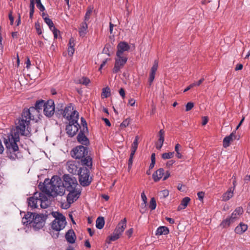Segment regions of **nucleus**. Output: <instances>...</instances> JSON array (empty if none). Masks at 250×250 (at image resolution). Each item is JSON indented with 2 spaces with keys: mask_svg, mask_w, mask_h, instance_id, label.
<instances>
[{
  "mask_svg": "<svg viewBox=\"0 0 250 250\" xmlns=\"http://www.w3.org/2000/svg\"><path fill=\"white\" fill-rule=\"evenodd\" d=\"M41 203V207L42 208H47L49 206V202L48 200L47 201H40Z\"/></svg>",
  "mask_w": 250,
  "mask_h": 250,
  "instance_id": "42",
  "label": "nucleus"
},
{
  "mask_svg": "<svg viewBox=\"0 0 250 250\" xmlns=\"http://www.w3.org/2000/svg\"><path fill=\"white\" fill-rule=\"evenodd\" d=\"M154 78H155V77H154V76L151 75L150 74L149 75V85H150L151 84V83L153 82Z\"/></svg>",
  "mask_w": 250,
  "mask_h": 250,
  "instance_id": "64",
  "label": "nucleus"
},
{
  "mask_svg": "<svg viewBox=\"0 0 250 250\" xmlns=\"http://www.w3.org/2000/svg\"><path fill=\"white\" fill-rule=\"evenodd\" d=\"M51 30L53 32L54 38L57 39L58 37V33H59L60 31L57 30L56 27H53Z\"/></svg>",
  "mask_w": 250,
  "mask_h": 250,
  "instance_id": "49",
  "label": "nucleus"
},
{
  "mask_svg": "<svg viewBox=\"0 0 250 250\" xmlns=\"http://www.w3.org/2000/svg\"><path fill=\"white\" fill-rule=\"evenodd\" d=\"M35 28L37 30V32L39 35H41L42 33V30L41 28V26L40 25V23L38 22H37L35 23Z\"/></svg>",
  "mask_w": 250,
  "mask_h": 250,
  "instance_id": "45",
  "label": "nucleus"
},
{
  "mask_svg": "<svg viewBox=\"0 0 250 250\" xmlns=\"http://www.w3.org/2000/svg\"><path fill=\"white\" fill-rule=\"evenodd\" d=\"M196 85V84L195 83H191V84H190L189 86H188L184 91V92H186L187 91H188V90H189V89H190L191 88H192L193 87L195 86Z\"/></svg>",
  "mask_w": 250,
  "mask_h": 250,
  "instance_id": "55",
  "label": "nucleus"
},
{
  "mask_svg": "<svg viewBox=\"0 0 250 250\" xmlns=\"http://www.w3.org/2000/svg\"><path fill=\"white\" fill-rule=\"evenodd\" d=\"M79 118L75 117V119L68 121V124L66 126V133L69 137H72L76 134L80 128V125L78 123Z\"/></svg>",
  "mask_w": 250,
  "mask_h": 250,
  "instance_id": "8",
  "label": "nucleus"
},
{
  "mask_svg": "<svg viewBox=\"0 0 250 250\" xmlns=\"http://www.w3.org/2000/svg\"><path fill=\"white\" fill-rule=\"evenodd\" d=\"M243 64L241 63L237 64L235 68V71L240 70L243 68Z\"/></svg>",
  "mask_w": 250,
  "mask_h": 250,
  "instance_id": "60",
  "label": "nucleus"
},
{
  "mask_svg": "<svg viewBox=\"0 0 250 250\" xmlns=\"http://www.w3.org/2000/svg\"><path fill=\"white\" fill-rule=\"evenodd\" d=\"M190 199L188 197L184 198L181 201V204L178 207V210H180L183 209H185L188 206L189 202Z\"/></svg>",
  "mask_w": 250,
  "mask_h": 250,
  "instance_id": "28",
  "label": "nucleus"
},
{
  "mask_svg": "<svg viewBox=\"0 0 250 250\" xmlns=\"http://www.w3.org/2000/svg\"><path fill=\"white\" fill-rule=\"evenodd\" d=\"M66 168L68 171L74 175H76L78 173L80 168H82L80 167V164L79 162L74 160H69L66 163Z\"/></svg>",
  "mask_w": 250,
  "mask_h": 250,
  "instance_id": "11",
  "label": "nucleus"
},
{
  "mask_svg": "<svg viewBox=\"0 0 250 250\" xmlns=\"http://www.w3.org/2000/svg\"><path fill=\"white\" fill-rule=\"evenodd\" d=\"M39 187L43 193L53 197L63 195L65 191L62 181L58 176H53L47 183L45 180L44 183L40 184Z\"/></svg>",
  "mask_w": 250,
  "mask_h": 250,
  "instance_id": "3",
  "label": "nucleus"
},
{
  "mask_svg": "<svg viewBox=\"0 0 250 250\" xmlns=\"http://www.w3.org/2000/svg\"><path fill=\"white\" fill-rule=\"evenodd\" d=\"M160 194L161 196L164 198H166L168 196L169 192L167 190L165 189L161 191Z\"/></svg>",
  "mask_w": 250,
  "mask_h": 250,
  "instance_id": "47",
  "label": "nucleus"
},
{
  "mask_svg": "<svg viewBox=\"0 0 250 250\" xmlns=\"http://www.w3.org/2000/svg\"><path fill=\"white\" fill-rule=\"evenodd\" d=\"M69 193L67 196V201L70 205L76 201L79 198L81 194V192L77 189L74 190L68 191Z\"/></svg>",
  "mask_w": 250,
  "mask_h": 250,
  "instance_id": "15",
  "label": "nucleus"
},
{
  "mask_svg": "<svg viewBox=\"0 0 250 250\" xmlns=\"http://www.w3.org/2000/svg\"><path fill=\"white\" fill-rule=\"evenodd\" d=\"M39 201H47L48 200L47 196L42 193H39L38 194Z\"/></svg>",
  "mask_w": 250,
  "mask_h": 250,
  "instance_id": "39",
  "label": "nucleus"
},
{
  "mask_svg": "<svg viewBox=\"0 0 250 250\" xmlns=\"http://www.w3.org/2000/svg\"><path fill=\"white\" fill-rule=\"evenodd\" d=\"M158 143L160 144V146H158V145H156V148L158 149H160L163 146L164 142V138H165V131L163 129H161L158 134Z\"/></svg>",
  "mask_w": 250,
  "mask_h": 250,
  "instance_id": "24",
  "label": "nucleus"
},
{
  "mask_svg": "<svg viewBox=\"0 0 250 250\" xmlns=\"http://www.w3.org/2000/svg\"><path fill=\"white\" fill-rule=\"evenodd\" d=\"M238 217V215L236 213V212H234V211L231 214V216L229 217L231 220V222H234V220L236 219Z\"/></svg>",
  "mask_w": 250,
  "mask_h": 250,
  "instance_id": "53",
  "label": "nucleus"
},
{
  "mask_svg": "<svg viewBox=\"0 0 250 250\" xmlns=\"http://www.w3.org/2000/svg\"><path fill=\"white\" fill-rule=\"evenodd\" d=\"M110 95V89L108 87L103 89L102 93V98H107Z\"/></svg>",
  "mask_w": 250,
  "mask_h": 250,
  "instance_id": "31",
  "label": "nucleus"
},
{
  "mask_svg": "<svg viewBox=\"0 0 250 250\" xmlns=\"http://www.w3.org/2000/svg\"><path fill=\"white\" fill-rule=\"evenodd\" d=\"M52 214L55 219L52 222L51 228L54 230L59 232L62 229L66 224L65 217L58 212H52Z\"/></svg>",
  "mask_w": 250,
  "mask_h": 250,
  "instance_id": "5",
  "label": "nucleus"
},
{
  "mask_svg": "<svg viewBox=\"0 0 250 250\" xmlns=\"http://www.w3.org/2000/svg\"><path fill=\"white\" fill-rule=\"evenodd\" d=\"M139 136H136L135 137V140H134L133 143L131 145V153L130 154V157L128 161V165H131L132 164V159L134 157V155L135 153V152L138 148V140H139Z\"/></svg>",
  "mask_w": 250,
  "mask_h": 250,
  "instance_id": "17",
  "label": "nucleus"
},
{
  "mask_svg": "<svg viewBox=\"0 0 250 250\" xmlns=\"http://www.w3.org/2000/svg\"><path fill=\"white\" fill-rule=\"evenodd\" d=\"M127 61V58L124 55L116 56L114 67L113 69L114 73L118 72L123 67Z\"/></svg>",
  "mask_w": 250,
  "mask_h": 250,
  "instance_id": "12",
  "label": "nucleus"
},
{
  "mask_svg": "<svg viewBox=\"0 0 250 250\" xmlns=\"http://www.w3.org/2000/svg\"><path fill=\"white\" fill-rule=\"evenodd\" d=\"M65 238L68 242L71 244L74 243L76 240V235L74 230L69 229L65 234Z\"/></svg>",
  "mask_w": 250,
  "mask_h": 250,
  "instance_id": "23",
  "label": "nucleus"
},
{
  "mask_svg": "<svg viewBox=\"0 0 250 250\" xmlns=\"http://www.w3.org/2000/svg\"><path fill=\"white\" fill-rule=\"evenodd\" d=\"M197 195H198V198L199 199V200L201 201V200H203V198L205 195V193L203 191H200V192H198Z\"/></svg>",
  "mask_w": 250,
  "mask_h": 250,
  "instance_id": "51",
  "label": "nucleus"
},
{
  "mask_svg": "<svg viewBox=\"0 0 250 250\" xmlns=\"http://www.w3.org/2000/svg\"><path fill=\"white\" fill-rule=\"evenodd\" d=\"M35 214V213L28 212L25 215L24 217L22 218V223L26 225H30L31 226L34 219Z\"/></svg>",
  "mask_w": 250,
  "mask_h": 250,
  "instance_id": "19",
  "label": "nucleus"
},
{
  "mask_svg": "<svg viewBox=\"0 0 250 250\" xmlns=\"http://www.w3.org/2000/svg\"><path fill=\"white\" fill-rule=\"evenodd\" d=\"M86 132H88V131L81 130L77 137L78 142L84 146H88L89 145V141L85 135V133Z\"/></svg>",
  "mask_w": 250,
  "mask_h": 250,
  "instance_id": "16",
  "label": "nucleus"
},
{
  "mask_svg": "<svg viewBox=\"0 0 250 250\" xmlns=\"http://www.w3.org/2000/svg\"><path fill=\"white\" fill-rule=\"evenodd\" d=\"M133 228H131V229H129L128 230H127L125 232V234L129 238V237H130L131 236V235H132V234L133 233Z\"/></svg>",
  "mask_w": 250,
  "mask_h": 250,
  "instance_id": "52",
  "label": "nucleus"
},
{
  "mask_svg": "<svg viewBox=\"0 0 250 250\" xmlns=\"http://www.w3.org/2000/svg\"><path fill=\"white\" fill-rule=\"evenodd\" d=\"M126 227V219L125 218L122 220L117 225L113 233L109 237V240L114 241L118 239Z\"/></svg>",
  "mask_w": 250,
  "mask_h": 250,
  "instance_id": "7",
  "label": "nucleus"
},
{
  "mask_svg": "<svg viewBox=\"0 0 250 250\" xmlns=\"http://www.w3.org/2000/svg\"><path fill=\"white\" fill-rule=\"evenodd\" d=\"M208 122V118L207 117L204 116L202 117V125H205Z\"/></svg>",
  "mask_w": 250,
  "mask_h": 250,
  "instance_id": "57",
  "label": "nucleus"
},
{
  "mask_svg": "<svg viewBox=\"0 0 250 250\" xmlns=\"http://www.w3.org/2000/svg\"><path fill=\"white\" fill-rule=\"evenodd\" d=\"M45 103L43 100L37 101L35 106L30 107L29 108H25L23 110L21 117L17 119L15 123L18 125V128L22 131L23 134L28 133V130H30L29 126L31 120H37L39 117L40 110L44 108Z\"/></svg>",
  "mask_w": 250,
  "mask_h": 250,
  "instance_id": "1",
  "label": "nucleus"
},
{
  "mask_svg": "<svg viewBox=\"0 0 250 250\" xmlns=\"http://www.w3.org/2000/svg\"><path fill=\"white\" fill-rule=\"evenodd\" d=\"M74 48L71 47H68V54L69 56H72L74 53Z\"/></svg>",
  "mask_w": 250,
  "mask_h": 250,
  "instance_id": "50",
  "label": "nucleus"
},
{
  "mask_svg": "<svg viewBox=\"0 0 250 250\" xmlns=\"http://www.w3.org/2000/svg\"><path fill=\"white\" fill-rule=\"evenodd\" d=\"M130 49V46L125 42H120L117 45V51L116 56L123 55L124 52L128 51Z\"/></svg>",
  "mask_w": 250,
  "mask_h": 250,
  "instance_id": "18",
  "label": "nucleus"
},
{
  "mask_svg": "<svg viewBox=\"0 0 250 250\" xmlns=\"http://www.w3.org/2000/svg\"><path fill=\"white\" fill-rule=\"evenodd\" d=\"M164 169L163 168H160L152 174V178L154 181L157 182L164 177Z\"/></svg>",
  "mask_w": 250,
  "mask_h": 250,
  "instance_id": "22",
  "label": "nucleus"
},
{
  "mask_svg": "<svg viewBox=\"0 0 250 250\" xmlns=\"http://www.w3.org/2000/svg\"><path fill=\"white\" fill-rule=\"evenodd\" d=\"M38 194V193L36 192L34 194L33 196L30 197L28 199V205L32 208H35L38 207L37 203L39 201Z\"/></svg>",
  "mask_w": 250,
  "mask_h": 250,
  "instance_id": "20",
  "label": "nucleus"
},
{
  "mask_svg": "<svg viewBox=\"0 0 250 250\" xmlns=\"http://www.w3.org/2000/svg\"><path fill=\"white\" fill-rule=\"evenodd\" d=\"M8 16L10 21V24L13 25L14 22V17L12 16V12L11 11L9 13Z\"/></svg>",
  "mask_w": 250,
  "mask_h": 250,
  "instance_id": "56",
  "label": "nucleus"
},
{
  "mask_svg": "<svg viewBox=\"0 0 250 250\" xmlns=\"http://www.w3.org/2000/svg\"><path fill=\"white\" fill-rule=\"evenodd\" d=\"M82 125H83V129L82 130L88 131V128L87 126V123L85 119L83 118H81Z\"/></svg>",
  "mask_w": 250,
  "mask_h": 250,
  "instance_id": "40",
  "label": "nucleus"
},
{
  "mask_svg": "<svg viewBox=\"0 0 250 250\" xmlns=\"http://www.w3.org/2000/svg\"><path fill=\"white\" fill-rule=\"evenodd\" d=\"M59 111L63 115V117L65 118L68 121L75 119V117L79 118V113L74 110L73 107L71 104L66 106L64 109H61Z\"/></svg>",
  "mask_w": 250,
  "mask_h": 250,
  "instance_id": "10",
  "label": "nucleus"
},
{
  "mask_svg": "<svg viewBox=\"0 0 250 250\" xmlns=\"http://www.w3.org/2000/svg\"><path fill=\"white\" fill-rule=\"evenodd\" d=\"M15 128L12 129L10 133L4 138L7 156L12 160H15L18 158L17 154L19 153V146L17 143L20 141V135L29 136L31 133V130H28V134L25 132L26 134H23L22 131L18 128V125L15 123Z\"/></svg>",
  "mask_w": 250,
  "mask_h": 250,
  "instance_id": "2",
  "label": "nucleus"
},
{
  "mask_svg": "<svg viewBox=\"0 0 250 250\" xmlns=\"http://www.w3.org/2000/svg\"><path fill=\"white\" fill-rule=\"evenodd\" d=\"M71 156L76 159H81L83 166L91 167L92 166V158L88 155V148L83 146L74 147L70 151Z\"/></svg>",
  "mask_w": 250,
  "mask_h": 250,
  "instance_id": "4",
  "label": "nucleus"
},
{
  "mask_svg": "<svg viewBox=\"0 0 250 250\" xmlns=\"http://www.w3.org/2000/svg\"><path fill=\"white\" fill-rule=\"evenodd\" d=\"M44 225V220L43 216L35 213L31 226L35 229H40L43 228Z\"/></svg>",
  "mask_w": 250,
  "mask_h": 250,
  "instance_id": "13",
  "label": "nucleus"
},
{
  "mask_svg": "<svg viewBox=\"0 0 250 250\" xmlns=\"http://www.w3.org/2000/svg\"><path fill=\"white\" fill-rule=\"evenodd\" d=\"M129 124V120L128 119L125 120L121 124L120 126L121 127H125L127 126Z\"/></svg>",
  "mask_w": 250,
  "mask_h": 250,
  "instance_id": "44",
  "label": "nucleus"
},
{
  "mask_svg": "<svg viewBox=\"0 0 250 250\" xmlns=\"http://www.w3.org/2000/svg\"><path fill=\"white\" fill-rule=\"evenodd\" d=\"M169 233L168 229L165 226L159 227L156 230V235H166Z\"/></svg>",
  "mask_w": 250,
  "mask_h": 250,
  "instance_id": "27",
  "label": "nucleus"
},
{
  "mask_svg": "<svg viewBox=\"0 0 250 250\" xmlns=\"http://www.w3.org/2000/svg\"><path fill=\"white\" fill-rule=\"evenodd\" d=\"M135 104V100L133 99H130L129 100L128 104H129L131 106H134Z\"/></svg>",
  "mask_w": 250,
  "mask_h": 250,
  "instance_id": "62",
  "label": "nucleus"
},
{
  "mask_svg": "<svg viewBox=\"0 0 250 250\" xmlns=\"http://www.w3.org/2000/svg\"><path fill=\"white\" fill-rule=\"evenodd\" d=\"M232 222H231V219L229 217H228L222 221L220 224V226L223 228H225L229 226V225Z\"/></svg>",
  "mask_w": 250,
  "mask_h": 250,
  "instance_id": "33",
  "label": "nucleus"
},
{
  "mask_svg": "<svg viewBox=\"0 0 250 250\" xmlns=\"http://www.w3.org/2000/svg\"><path fill=\"white\" fill-rule=\"evenodd\" d=\"M63 179L65 190L66 189L67 191H69L76 189L78 183L77 179L75 177H72L68 174H64L63 176Z\"/></svg>",
  "mask_w": 250,
  "mask_h": 250,
  "instance_id": "9",
  "label": "nucleus"
},
{
  "mask_svg": "<svg viewBox=\"0 0 250 250\" xmlns=\"http://www.w3.org/2000/svg\"><path fill=\"white\" fill-rule=\"evenodd\" d=\"M90 82V80L88 78L83 77L78 80V83L86 85L89 83Z\"/></svg>",
  "mask_w": 250,
  "mask_h": 250,
  "instance_id": "34",
  "label": "nucleus"
},
{
  "mask_svg": "<svg viewBox=\"0 0 250 250\" xmlns=\"http://www.w3.org/2000/svg\"><path fill=\"white\" fill-rule=\"evenodd\" d=\"M158 67V62L155 60L154 62L153 66L151 68L150 71L155 72H156Z\"/></svg>",
  "mask_w": 250,
  "mask_h": 250,
  "instance_id": "41",
  "label": "nucleus"
},
{
  "mask_svg": "<svg viewBox=\"0 0 250 250\" xmlns=\"http://www.w3.org/2000/svg\"><path fill=\"white\" fill-rule=\"evenodd\" d=\"M44 21L48 25L50 30L52 29L53 27H55L54 26V23L52 21L49 19L48 17L44 18Z\"/></svg>",
  "mask_w": 250,
  "mask_h": 250,
  "instance_id": "35",
  "label": "nucleus"
},
{
  "mask_svg": "<svg viewBox=\"0 0 250 250\" xmlns=\"http://www.w3.org/2000/svg\"><path fill=\"white\" fill-rule=\"evenodd\" d=\"M146 203H147L143 202V203H142L141 205V209L140 210V212L142 213H143L146 211Z\"/></svg>",
  "mask_w": 250,
  "mask_h": 250,
  "instance_id": "48",
  "label": "nucleus"
},
{
  "mask_svg": "<svg viewBox=\"0 0 250 250\" xmlns=\"http://www.w3.org/2000/svg\"><path fill=\"white\" fill-rule=\"evenodd\" d=\"M88 25L86 22H83L79 28V34L81 37H83L87 33Z\"/></svg>",
  "mask_w": 250,
  "mask_h": 250,
  "instance_id": "26",
  "label": "nucleus"
},
{
  "mask_svg": "<svg viewBox=\"0 0 250 250\" xmlns=\"http://www.w3.org/2000/svg\"><path fill=\"white\" fill-rule=\"evenodd\" d=\"M141 198H142V199L143 202L147 203V197L146 196L144 192H143L141 193Z\"/></svg>",
  "mask_w": 250,
  "mask_h": 250,
  "instance_id": "58",
  "label": "nucleus"
},
{
  "mask_svg": "<svg viewBox=\"0 0 250 250\" xmlns=\"http://www.w3.org/2000/svg\"><path fill=\"white\" fill-rule=\"evenodd\" d=\"M91 167H83L80 168L79 171L77 174L79 176V182L80 184L83 187H86L89 185L91 182L89 178V168Z\"/></svg>",
  "mask_w": 250,
  "mask_h": 250,
  "instance_id": "6",
  "label": "nucleus"
},
{
  "mask_svg": "<svg viewBox=\"0 0 250 250\" xmlns=\"http://www.w3.org/2000/svg\"><path fill=\"white\" fill-rule=\"evenodd\" d=\"M233 189L232 188H230L225 193L222 195V201H227L232 197L233 195Z\"/></svg>",
  "mask_w": 250,
  "mask_h": 250,
  "instance_id": "25",
  "label": "nucleus"
},
{
  "mask_svg": "<svg viewBox=\"0 0 250 250\" xmlns=\"http://www.w3.org/2000/svg\"><path fill=\"white\" fill-rule=\"evenodd\" d=\"M234 212H236V213L239 215L240 214H242L243 212V209L242 207H238L234 211Z\"/></svg>",
  "mask_w": 250,
  "mask_h": 250,
  "instance_id": "46",
  "label": "nucleus"
},
{
  "mask_svg": "<svg viewBox=\"0 0 250 250\" xmlns=\"http://www.w3.org/2000/svg\"><path fill=\"white\" fill-rule=\"evenodd\" d=\"M149 208L151 210H154L156 208V200H155V198L154 197L151 198V200L150 201L149 205Z\"/></svg>",
  "mask_w": 250,
  "mask_h": 250,
  "instance_id": "36",
  "label": "nucleus"
},
{
  "mask_svg": "<svg viewBox=\"0 0 250 250\" xmlns=\"http://www.w3.org/2000/svg\"><path fill=\"white\" fill-rule=\"evenodd\" d=\"M103 120L104 121L106 125L108 126H111V124L109 121V120L107 118H103Z\"/></svg>",
  "mask_w": 250,
  "mask_h": 250,
  "instance_id": "63",
  "label": "nucleus"
},
{
  "mask_svg": "<svg viewBox=\"0 0 250 250\" xmlns=\"http://www.w3.org/2000/svg\"><path fill=\"white\" fill-rule=\"evenodd\" d=\"M248 229V226L245 224L241 223L240 225L237 226L235 231L237 233L241 234L246 231Z\"/></svg>",
  "mask_w": 250,
  "mask_h": 250,
  "instance_id": "29",
  "label": "nucleus"
},
{
  "mask_svg": "<svg viewBox=\"0 0 250 250\" xmlns=\"http://www.w3.org/2000/svg\"><path fill=\"white\" fill-rule=\"evenodd\" d=\"M74 39L73 38L70 39L68 43V47H74Z\"/></svg>",
  "mask_w": 250,
  "mask_h": 250,
  "instance_id": "54",
  "label": "nucleus"
},
{
  "mask_svg": "<svg viewBox=\"0 0 250 250\" xmlns=\"http://www.w3.org/2000/svg\"><path fill=\"white\" fill-rule=\"evenodd\" d=\"M174 152H170L168 153H164L162 155V158L164 159H170L173 157Z\"/></svg>",
  "mask_w": 250,
  "mask_h": 250,
  "instance_id": "37",
  "label": "nucleus"
},
{
  "mask_svg": "<svg viewBox=\"0 0 250 250\" xmlns=\"http://www.w3.org/2000/svg\"><path fill=\"white\" fill-rule=\"evenodd\" d=\"M194 106V104L192 102H188L186 105V111H190Z\"/></svg>",
  "mask_w": 250,
  "mask_h": 250,
  "instance_id": "43",
  "label": "nucleus"
},
{
  "mask_svg": "<svg viewBox=\"0 0 250 250\" xmlns=\"http://www.w3.org/2000/svg\"><path fill=\"white\" fill-rule=\"evenodd\" d=\"M55 105L53 100H48L45 103V105L43 108V112L44 115L48 117H52L54 113Z\"/></svg>",
  "mask_w": 250,
  "mask_h": 250,
  "instance_id": "14",
  "label": "nucleus"
},
{
  "mask_svg": "<svg viewBox=\"0 0 250 250\" xmlns=\"http://www.w3.org/2000/svg\"><path fill=\"white\" fill-rule=\"evenodd\" d=\"M35 1L38 8L42 12L44 11L45 10V7L42 4L41 0H35Z\"/></svg>",
  "mask_w": 250,
  "mask_h": 250,
  "instance_id": "38",
  "label": "nucleus"
},
{
  "mask_svg": "<svg viewBox=\"0 0 250 250\" xmlns=\"http://www.w3.org/2000/svg\"><path fill=\"white\" fill-rule=\"evenodd\" d=\"M236 131L232 132L229 136H226L223 140V146L225 148L228 147L230 145V143L234 139L236 138Z\"/></svg>",
  "mask_w": 250,
  "mask_h": 250,
  "instance_id": "21",
  "label": "nucleus"
},
{
  "mask_svg": "<svg viewBox=\"0 0 250 250\" xmlns=\"http://www.w3.org/2000/svg\"><path fill=\"white\" fill-rule=\"evenodd\" d=\"M104 225V220L103 217H99L97 218L96 221V226L98 229H102L103 228Z\"/></svg>",
  "mask_w": 250,
  "mask_h": 250,
  "instance_id": "30",
  "label": "nucleus"
},
{
  "mask_svg": "<svg viewBox=\"0 0 250 250\" xmlns=\"http://www.w3.org/2000/svg\"><path fill=\"white\" fill-rule=\"evenodd\" d=\"M92 10H93V8H92L91 7H88L87 8L85 16H84V19L83 21L87 22V21H89L90 17L91 15L92 12Z\"/></svg>",
  "mask_w": 250,
  "mask_h": 250,
  "instance_id": "32",
  "label": "nucleus"
},
{
  "mask_svg": "<svg viewBox=\"0 0 250 250\" xmlns=\"http://www.w3.org/2000/svg\"><path fill=\"white\" fill-rule=\"evenodd\" d=\"M119 93L120 95L122 97V98L124 99L125 97V91L124 89L122 88H121L119 90Z\"/></svg>",
  "mask_w": 250,
  "mask_h": 250,
  "instance_id": "61",
  "label": "nucleus"
},
{
  "mask_svg": "<svg viewBox=\"0 0 250 250\" xmlns=\"http://www.w3.org/2000/svg\"><path fill=\"white\" fill-rule=\"evenodd\" d=\"M169 176H170L169 172L168 171H167L164 174L163 180L164 181H165V180H167Z\"/></svg>",
  "mask_w": 250,
  "mask_h": 250,
  "instance_id": "59",
  "label": "nucleus"
}]
</instances>
